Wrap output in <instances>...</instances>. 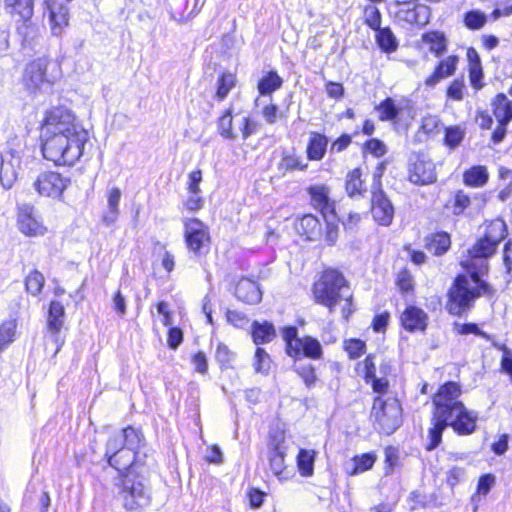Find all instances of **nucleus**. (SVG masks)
Returning a JSON list of instances; mask_svg holds the SVG:
<instances>
[{
	"label": "nucleus",
	"instance_id": "obj_22",
	"mask_svg": "<svg viewBox=\"0 0 512 512\" xmlns=\"http://www.w3.org/2000/svg\"><path fill=\"white\" fill-rule=\"evenodd\" d=\"M65 311L63 305L58 301H52L48 313V330L52 333V340L57 345L55 354L63 344L58 333L64 323Z\"/></svg>",
	"mask_w": 512,
	"mask_h": 512
},
{
	"label": "nucleus",
	"instance_id": "obj_35",
	"mask_svg": "<svg viewBox=\"0 0 512 512\" xmlns=\"http://www.w3.org/2000/svg\"><path fill=\"white\" fill-rule=\"evenodd\" d=\"M252 337L257 345L268 343L275 337L274 326L268 322H254L252 324Z\"/></svg>",
	"mask_w": 512,
	"mask_h": 512
},
{
	"label": "nucleus",
	"instance_id": "obj_63",
	"mask_svg": "<svg viewBox=\"0 0 512 512\" xmlns=\"http://www.w3.org/2000/svg\"><path fill=\"white\" fill-rule=\"evenodd\" d=\"M282 336L286 342V352L290 356V345L294 346V343L301 340L302 337L297 336V329L295 327H285L282 331Z\"/></svg>",
	"mask_w": 512,
	"mask_h": 512
},
{
	"label": "nucleus",
	"instance_id": "obj_13",
	"mask_svg": "<svg viewBox=\"0 0 512 512\" xmlns=\"http://www.w3.org/2000/svg\"><path fill=\"white\" fill-rule=\"evenodd\" d=\"M478 413L468 410L464 404L456 407L454 413L449 416L441 426V434L447 426H451L454 431L460 435H469L476 429Z\"/></svg>",
	"mask_w": 512,
	"mask_h": 512
},
{
	"label": "nucleus",
	"instance_id": "obj_10",
	"mask_svg": "<svg viewBox=\"0 0 512 512\" xmlns=\"http://www.w3.org/2000/svg\"><path fill=\"white\" fill-rule=\"evenodd\" d=\"M184 228L185 242L188 249L195 255L203 254L210 242L207 227L200 220L192 218L185 220Z\"/></svg>",
	"mask_w": 512,
	"mask_h": 512
},
{
	"label": "nucleus",
	"instance_id": "obj_39",
	"mask_svg": "<svg viewBox=\"0 0 512 512\" xmlns=\"http://www.w3.org/2000/svg\"><path fill=\"white\" fill-rule=\"evenodd\" d=\"M315 450L301 449L297 456V466L302 476H311L314 471Z\"/></svg>",
	"mask_w": 512,
	"mask_h": 512
},
{
	"label": "nucleus",
	"instance_id": "obj_28",
	"mask_svg": "<svg viewBox=\"0 0 512 512\" xmlns=\"http://www.w3.org/2000/svg\"><path fill=\"white\" fill-rule=\"evenodd\" d=\"M18 34L22 38L24 47L33 48L40 36L39 26L31 21V18H23V22L18 26Z\"/></svg>",
	"mask_w": 512,
	"mask_h": 512
},
{
	"label": "nucleus",
	"instance_id": "obj_60",
	"mask_svg": "<svg viewBox=\"0 0 512 512\" xmlns=\"http://www.w3.org/2000/svg\"><path fill=\"white\" fill-rule=\"evenodd\" d=\"M482 79H483L482 66L474 65V67H469L470 84L475 90H480L484 86Z\"/></svg>",
	"mask_w": 512,
	"mask_h": 512
},
{
	"label": "nucleus",
	"instance_id": "obj_11",
	"mask_svg": "<svg viewBox=\"0 0 512 512\" xmlns=\"http://www.w3.org/2000/svg\"><path fill=\"white\" fill-rule=\"evenodd\" d=\"M21 165L22 149L20 146L10 147L2 154L0 182L5 189H10L15 184Z\"/></svg>",
	"mask_w": 512,
	"mask_h": 512
},
{
	"label": "nucleus",
	"instance_id": "obj_18",
	"mask_svg": "<svg viewBox=\"0 0 512 512\" xmlns=\"http://www.w3.org/2000/svg\"><path fill=\"white\" fill-rule=\"evenodd\" d=\"M401 325L409 332H424L427 328L428 314L417 306H408L400 316Z\"/></svg>",
	"mask_w": 512,
	"mask_h": 512
},
{
	"label": "nucleus",
	"instance_id": "obj_5",
	"mask_svg": "<svg viewBox=\"0 0 512 512\" xmlns=\"http://www.w3.org/2000/svg\"><path fill=\"white\" fill-rule=\"evenodd\" d=\"M401 413L402 409L396 398L378 396L373 401L371 420L378 431L389 435L400 426Z\"/></svg>",
	"mask_w": 512,
	"mask_h": 512
},
{
	"label": "nucleus",
	"instance_id": "obj_19",
	"mask_svg": "<svg viewBox=\"0 0 512 512\" xmlns=\"http://www.w3.org/2000/svg\"><path fill=\"white\" fill-rule=\"evenodd\" d=\"M283 441V434H280L279 437H274L272 439L273 448L269 452L270 469L273 474L280 480H284L289 477L284 463L285 448L282 445Z\"/></svg>",
	"mask_w": 512,
	"mask_h": 512
},
{
	"label": "nucleus",
	"instance_id": "obj_14",
	"mask_svg": "<svg viewBox=\"0 0 512 512\" xmlns=\"http://www.w3.org/2000/svg\"><path fill=\"white\" fill-rule=\"evenodd\" d=\"M379 120L391 121L396 126H401L403 122L408 125L412 119L411 110L402 102H397L392 98H386L376 106Z\"/></svg>",
	"mask_w": 512,
	"mask_h": 512
},
{
	"label": "nucleus",
	"instance_id": "obj_36",
	"mask_svg": "<svg viewBox=\"0 0 512 512\" xmlns=\"http://www.w3.org/2000/svg\"><path fill=\"white\" fill-rule=\"evenodd\" d=\"M283 80L275 71H270L258 82L257 89L260 95H271L282 86Z\"/></svg>",
	"mask_w": 512,
	"mask_h": 512
},
{
	"label": "nucleus",
	"instance_id": "obj_62",
	"mask_svg": "<svg viewBox=\"0 0 512 512\" xmlns=\"http://www.w3.org/2000/svg\"><path fill=\"white\" fill-rule=\"evenodd\" d=\"M202 181V172L200 170L192 171L189 174L188 191L196 195L201 193L200 183Z\"/></svg>",
	"mask_w": 512,
	"mask_h": 512
},
{
	"label": "nucleus",
	"instance_id": "obj_34",
	"mask_svg": "<svg viewBox=\"0 0 512 512\" xmlns=\"http://www.w3.org/2000/svg\"><path fill=\"white\" fill-rule=\"evenodd\" d=\"M17 337V321L8 319L0 324V353L6 350Z\"/></svg>",
	"mask_w": 512,
	"mask_h": 512
},
{
	"label": "nucleus",
	"instance_id": "obj_44",
	"mask_svg": "<svg viewBox=\"0 0 512 512\" xmlns=\"http://www.w3.org/2000/svg\"><path fill=\"white\" fill-rule=\"evenodd\" d=\"M363 188V181L361 179V172L359 169H354L347 175L346 191L349 196L360 195Z\"/></svg>",
	"mask_w": 512,
	"mask_h": 512
},
{
	"label": "nucleus",
	"instance_id": "obj_3",
	"mask_svg": "<svg viewBox=\"0 0 512 512\" xmlns=\"http://www.w3.org/2000/svg\"><path fill=\"white\" fill-rule=\"evenodd\" d=\"M315 301L333 312L340 305L344 318L352 313V294L344 276L337 270L327 269L314 283Z\"/></svg>",
	"mask_w": 512,
	"mask_h": 512
},
{
	"label": "nucleus",
	"instance_id": "obj_43",
	"mask_svg": "<svg viewBox=\"0 0 512 512\" xmlns=\"http://www.w3.org/2000/svg\"><path fill=\"white\" fill-rule=\"evenodd\" d=\"M376 35V41L379 47L385 52H393L397 49V40L389 28H379Z\"/></svg>",
	"mask_w": 512,
	"mask_h": 512
},
{
	"label": "nucleus",
	"instance_id": "obj_49",
	"mask_svg": "<svg viewBox=\"0 0 512 512\" xmlns=\"http://www.w3.org/2000/svg\"><path fill=\"white\" fill-rule=\"evenodd\" d=\"M294 370L303 379L307 387L312 386L317 380L315 369L312 364H296L294 366Z\"/></svg>",
	"mask_w": 512,
	"mask_h": 512
},
{
	"label": "nucleus",
	"instance_id": "obj_52",
	"mask_svg": "<svg viewBox=\"0 0 512 512\" xmlns=\"http://www.w3.org/2000/svg\"><path fill=\"white\" fill-rule=\"evenodd\" d=\"M365 23L373 30L380 28L381 13L375 6L369 5L364 9Z\"/></svg>",
	"mask_w": 512,
	"mask_h": 512
},
{
	"label": "nucleus",
	"instance_id": "obj_56",
	"mask_svg": "<svg viewBox=\"0 0 512 512\" xmlns=\"http://www.w3.org/2000/svg\"><path fill=\"white\" fill-rule=\"evenodd\" d=\"M470 197L463 191H458L454 197L452 212L454 215H460L470 205Z\"/></svg>",
	"mask_w": 512,
	"mask_h": 512
},
{
	"label": "nucleus",
	"instance_id": "obj_26",
	"mask_svg": "<svg viewBox=\"0 0 512 512\" xmlns=\"http://www.w3.org/2000/svg\"><path fill=\"white\" fill-rule=\"evenodd\" d=\"M139 446H127L126 448L120 449L118 453L110 456L108 463L111 467L115 468L119 473H123L128 470L135 460V450Z\"/></svg>",
	"mask_w": 512,
	"mask_h": 512
},
{
	"label": "nucleus",
	"instance_id": "obj_24",
	"mask_svg": "<svg viewBox=\"0 0 512 512\" xmlns=\"http://www.w3.org/2000/svg\"><path fill=\"white\" fill-rule=\"evenodd\" d=\"M459 58L451 55L443 59L435 68L432 75L426 78L425 85L427 87H434L440 80L452 76L457 68Z\"/></svg>",
	"mask_w": 512,
	"mask_h": 512
},
{
	"label": "nucleus",
	"instance_id": "obj_21",
	"mask_svg": "<svg viewBox=\"0 0 512 512\" xmlns=\"http://www.w3.org/2000/svg\"><path fill=\"white\" fill-rule=\"evenodd\" d=\"M309 194L311 196V201L313 206L320 210L323 217H332L335 218L334 215V203L330 200L329 197V188L325 185H314L309 188Z\"/></svg>",
	"mask_w": 512,
	"mask_h": 512
},
{
	"label": "nucleus",
	"instance_id": "obj_51",
	"mask_svg": "<svg viewBox=\"0 0 512 512\" xmlns=\"http://www.w3.org/2000/svg\"><path fill=\"white\" fill-rule=\"evenodd\" d=\"M280 168L287 170H305L307 168V164L303 163L302 158L295 154H289L283 156L280 162Z\"/></svg>",
	"mask_w": 512,
	"mask_h": 512
},
{
	"label": "nucleus",
	"instance_id": "obj_6",
	"mask_svg": "<svg viewBox=\"0 0 512 512\" xmlns=\"http://www.w3.org/2000/svg\"><path fill=\"white\" fill-rule=\"evenodd\" d=\"M217 129L225 139L236 140L240 134L246 140L257 131V123L245 114L232 115L229 108L219 117Z\"/></svg>",
	"mask_w": 512,
	"mask_h": 512
},
{
	"label": "nucleus",
	"instance_id": "obj_25",
	"mask_svg": "<svg viewBox=\"0 0 512 512\" xmlns=\"http://www.w3.org/2000/svg\"><path fill=\"white\" fill-rule=\"evenodd\" d=\"M235 294L238 299L248 304H256L262 298L261 291L256 282L249 279H242L238 282Z\"/></svg>",
	"mask_w": 512,
	"mask_h": 512
},
{
	"label": "nucleus",
	"instance_id": "obj_16",
	"mask_svg": "<svg viewBox=\"0 0 512 512\" xmlns=\"http://www.w3.org/2000/svg\"><path fill=\"white\" fill-rule=\"evenodd\" d=\"M18 226L20 231L27 236H42L47 228L38 218L31 206H23L18 214Z\"/></svg>",
	"mask_w": 512,
	"mask_h": 512
},
{
	"label": "nucleus",
	"instance_id": "obj_41",
	"mask_svg": "<svg viewBox=\"0 0 512 512\" xmlns=\"http://www.w3.org/2000/svg\"><path fill=\"white\" fill-rule=\"evenodd\" d=\"M450 244L449 235L445 232H440L432 235L427 243V248L433 254L441 255L449 249Z\"/></svg>",
	"mask_w": 512,
	"mask_h": 512
},
{
	"label": "nucleus",
	"instance_id": "obj_55",
	"mask_svg": "<svg viewBox=\"0 0 512 512\" xmlns=\"http://www.w3.org/2000/svg\"><path fill=\"white\" fill-rule=\"evenodd\" d=\"M465 84L463 80L456 79L454 80L447 89V97L455 100L461 101L464 98Z\"/></svg>",
	"mask_w": 512,
	"mask_h": 512
},
{
	"label": "nucleus",
	"instance_id": "obj_17",
	"mask_svg": "<svg viewBox=\"0 0 512 512\" xmlns=\"http://www.w3.org/2000/svg\"><path fill=\"white\" fill-rule=\"evenodd\" d=\"M371 202L372 215L375 221L383 226L390 225L394 217V207L383 191H374Z\"/></svg>",
	"mask_w": 512,
	"mask_h": 512
},
{
	"label": "nucleus",
	"instance_id": "obj_48",
	"mask_svg": "<svg viewBox=\"0 0 512 512\" xmlns=\"http://www.w3.org/2000/svg\"><path fill=\"white\" fill-rule=\"evenodd\" d=\"M271 367V359L263 348H257L255 352L254 369L257 373L267 374Z\"/></svg>",
	"mask_w": 512,
	"mask_h": 512
},
{
	"label": "nucleus",
	"instance_id": "obj_46",
	"mask_svg": "<svg viewBox=\"0 0 512 512\" xmlns=\"http://www.w3.org/2000/svg\"><path fill=\"white\" fill-rule=\"evenodd\" d=\"M487 22L485 13L479 10H472L465 14L464 23L471 30L481 29Z\"/></svg>",
	"mask_w": 512,
	"mask_h": 512
},
{
	"label": "nucleus",
	"instance_id": "obj_23",
	"mask_svg": "<svg viewBox=\"0 0 512 512\" xmlns=\"http://www.w3.org/2000/svg\"><path fill=\"white\" fill-rule=\"evenodd\" d=\"M121 196L122 192L118 187H112L106 192L107 204L101 218L106 226H111L117 221Z\"/></svg>",
	"mask_w": 512,
	"mask_h": 512
},
{
	"label": "nucleus",
	"instance_id": "obj_31",
	"mask_svg": "<svg viewBox=\"0 0 512 512\" xmlns=\"http://www.w3.org/2000/svg\"><path fill=\"white\" fill-rule=\"evenodd\" d=\"M328 145V139L326 136L319 133H312L308 146L307 156L309 160L319 161L325 153Z\"/></svg>",
	"mask_w": 512,
	"mask_h": 512
},
{
	"label": "nucleus",
	"instance_id": "obj_9",
	"mask_svg": "<svg viewBox=\"0 0 512 512\" xmlns=\"http://www.w3.org/2000/svg\"><path fill=\"white\" fill-rule=\"evenodd\" d=\"M123 506L130 511L137 510L148 505L149 496L144 486L130 477V474L123 475L122 488L119 493Z\"/></svg>",
	"mask_w": 512,
	"mask_h": 512
},
{
	"label": "nucleus",
	"instance_id": "obj_1",
	"mask_svg": "<svg viewBox=\"0 0 512 512\" xmlns=\"http://www.w3.org/2000/svg\"><path fill=\"white\" fill-rule=\"evenodd\" d=\"M42 153L55 165H73L83 155L89 133L65 107L47 112L42 129Z\"/></svg>",
	"mask_w": 512,
	"mask_h": 512
},
{
	"label": "nucleus",
	"instance_id": "obj_40",
	"mask_svg": "<svg viewBox=\"0 0 512 512\" xmlns=\"http://www.w3.org/2000/svg\"><path fill=\"white\" fill-rule=\"evenodd\" d=\"M427 13V7L416 6L411 9L401 10L399 16L410 24L424 25L427 23Z\"/></svg>",
	"mask_w": 512,
	"mask_h": 512
},
{
	"label": "nucleus",
	"instance_id": "obj_2",
	"mask_svg": "<svg viewBox=\"0 0 512 512\" xmlns=\"http://www.w3.org/2000/svg\"><path fill=\"white\" fill-rule=\"evenodd\" d=\"M496 245L484 236L468 251L469 259L461 262L468 275H460L449 291L448 311L460 315L470 309L476 298L491 295L492 288L480 279V275L488 271L487 258L496 251Z\"/></svg>",
	"mask_w": 512,
	"mask_h": 512
},
{
	"label": "nucleus",
	"instance_id": "obj_45",
	"mask_svg": "<svg viewBox=\"0 0 512 512\" xmlns=\"http://www.w3.org/2000/svg\"><path fill=\"white\" fill-rule=\"evenodd\" d=\"M45 284V278L37 270L32 271L25 280V286L28 293L32 296H37L42 291Z\"/></svg>",
	"mask_w": 512,
	"mask_h": 512
},
{
	"label": "nucleus",
	"instance_id": "obj_42",
	"mask_svg": "<svg viewBox=\"0 0 512 512\" xmlns=\"http://www.w3.org/2000/svg\"><path fill=\"white\" fill-rule=\"evenodd\" d=\"M5 6L10 13H17L22 18H31L33 14V0H5Z\"/></svg>",
	"mask_w": 512,
	"mask_h": 512
},
{
	"label": "nucleus",
	"instance_id": "obj_32",
	"mask_svg": "<svg viewBox=\"0 0 512 512\" xmlns=\"http://www.w3.org/2000/svg\"><path fill=\"white\" fill-rule=\"evenodd\" d=\"M237 77L235 74L231 72L222 73L216 82V92L214 95V100L217 102L223 101L230 91L236 86Z\"/></svg>",
	"mask_w": 512,
	"mask_h": 512
},
{
	"label": "nucleus",
	"instance_id": "obj_33",
	"mask_svg": "<svg viewBox=\"0 0 512 512\" xmlns=\"http://www.w3.org/2000/svg\"><path fill=\"white\" fill-rule=\"evenodd\" d=\"M422 41L436 56H441L447 49V40L441 32H427L423 34Z\"/></svg>",
	"mask_w": 512,
	"mask_h": 512
},
{
	"label": "nucleus",
	"instance_id": "obj_57",
	"mask_svg": "<svg viewBox=\"0 0 512 512\" xmlns=\"http://www.w3.org/2000/svg\"><path fill=\"white\" fill-rule=\"evenodd\" d=\"M345 350L350 358L360 357L365 350V343L359 339H350L345 342Z\"/></svg>",
	"mask_w": 512,
	"mask_h": 512
},
{
	"label": "nucleus",
	"instance_id": "obj_50",
	"mask_svg": "<svg viewBox=\"0 0 512 512\" xmlns=\"http://www.w3.org/2000/svg\"><path fill=\"white\" fill-rule=\"evenodd\" d=\"M440 126L441 120L438 116L427 115L422 118L420 129L427 136H434L439 132Z\"/></svg>",
	"mask_w": 512,
	"mask_h": 512
},
{
	"label": "nucleus",
	"instance_id": "obj_47",
	"mask_svg": "<svg viewBox=\"0 0 512 512\" xmlns=\"http://www.w3.org/2000/svg\"><path fill=\"white\" fill-rule=\"evenodd\" d=\"M465 131L460 126H451L445 129V144L450 148H456L464 138Z\"/></svg>",
	"mask_w": 512,
	"mask_h": 512
},
{
	"label": "nucleus",
	"instance_id": "obj_8",
	"mask_svg": "<svg viewBox=\"0 0 512 512\" xmlns=\"http://www.w3.org/2000/svg\"><path fill=\"white\" fill-rule=\"evenodd\" d=\"M70 184V178L55 171H45L37 176L33 187L42 197L60 199Z\"/></svg>",
	"mask_w": 512,
	"mask_h": 512
},
{
	"label": "nucleus",
	"instance_id": "obj_4",
	"mask_svg": "<svg viewBox=\"0 0 512 512\" xmlns=\"http://www.w3.org/2000/svg\"><path fill=\"white\" fill-rule=\"evenodd\" d=\"M460 395V386L455 382L445 383L434 395L432 427L428 431L427 450H433L441 443V426L454 413L456 407L463 405L459 400Z\"/></svg>",
	"mask_w": 512,
	"mask_h": 512
},
{
	"label": "nucleus",
	"instance_id": "obj_27",
	"mask_svg": "<svg viewBox=\"0 0 512 512\" xmlns=\"http://www.w3.org/2000/svg\"><path fill=\"white\" fill-rule=\"evenodd\" d=\"M492 107L499 124H508L512 120V100L505 94H498L492 101Z\"/></svg>",
	"mask_w": 512,
	"mask_h": 512
},
{
	"label": "nucleus",
	"instance_id": "obj_53",
	"mask_svg": "<svg viewBox=\"0 0 512 512\" xmlns=\"http://www.w3.org/2000/svg\"><path fill=\"white\" fill-rule=\"evenodd\" d=\"M495 482L496 480L494 475H482L478 480L476 494L473 495L472 499L475 500L477 495L486 496L490 492L491 488L495 485Z\"/></svg>",
	"mask_w": 512,
	"mask_h": 512
},
{
	"label": "nucleus",
	"instance_id": "obj_59",
	"mask_svg": "<svg viewBox=\"0 0 512 512\" xmlns=\"http://www.w3.org/2000/svg\"><path fill=\"white\" fill-rule=\"evenodd\" d=\"M455 328L456 331L462 335L475 334L487 340L490 339V336L487 335L485 332L481 331L479 327L474 323L456 324Z\"/></svg>",
	"mask_w": 512,
	"mask_h": 512
},
{
	"label": "nucleus",
	"instance_id": "obj_38",
	"mask_svg": "<svg viewBox=\"0 0 512 512\" xmlns=\"http://www.w3.org/2000/svg\"><path fill=\"white\" fill-rule=\"evenodd\" d=\"M489 175L486 167L474 166L463 175V181L466 185L471 187H480L486 184Z\"/></svg>",
	"mask_w": 512,
	"mask_h": 512
},
{
	"label": "nucleus",
	"instance_id": "obj_37",
	"mask_svg": "<svg viewBox=\"0 0 512 512\" xmlns=\"http://www.w3.org/2000/svg\"><path fill=\"white\" fill-rule=\"evenodd\" d=\"M507 226L501 219H495L486 226L484 237L496 246L506 237Z\"/></svg>",
	"mask_w": 512,
	"mask_h": 512
},
{
	"label": "nucleus",
	"instance_id": "obj_20",
	"mask_svg": "<svg viewBox=\"0 0 512 512\" xmlns=\"http://www.w3.org/2000/svg\"><path fill=\"white\" fill-rule=\"evenodd\" d=\"M322 356V347L319 341L310 336H304L293 345H290V357L301 359L308 357L319 359Z\"/></svg>",
	"mask_w": 512,
	"mask_h": 512
},
{
	"label": "nucleus",
	"instance_id": "obj_29",
	"mask_svg": "<svg viewBox=\"0 0 512 512\" xmlns=\"http://www.w3.org/2000/svg\"><path fill=\"white\" fill-rule=\"evenodd\" d=\"M296 231L307 240H314L320 232V223L315 216L307 214L296 223Z\"/></svg>",
	"mask_w": 512,
	"mask_h": 512
},
{
	"label": "nucleus",
	"instance_id": "obj_12",
	"mask_svg": "<svg viewBox=\"0 0 512 512\" xmlns=\"http://www.w3.org/2000/svg\"><path fill=\"white\" fill-rule=\"evenodd\" d=\"M408 177L418 185L434 183L437 179L434 163L423 154H413L409 160Z\"/></svg>",
	"mask_w": 512,
	"mask_h": 512
},
{
	"label": "nucleus",
	"instance_id": "obj_54",
	"mask_svg": "<svg viewBox=\"0 0 512 512\" xmlns=\"http://www.w3.org/2000/svg\"><path fill=\"white\" fill-rule=\"evenodd\" d=\"M215 357L222 366L230 367L234 361L235 354L225 344L219 343Z\"/></svg>",
	"mask_w": 512,
	"mask_h": 512
},
{
	"label": "nucleus",
	"instance_id": "obj_15",
	"mask_svg": "<svg viewBox=\"0 0 512 512\" xmlns=\"http://www.w3.org/2000/svg\"><path fill=\"white\" fill-rule=\"evenodd\" d=\"M141 442V433L132 428L127 427L118 431L110 436L106 444L105 456L110 459V456L115 455L122 448L127 446H139Z\"/></svg>",
	"mask_w": 512,
	"mask_h": 512
},
{
	"label": "nucleus",
	"instance_id": "obj_30",
	"mask_svg": "<svg viewBox=\"0 0 512 512\" xmlns=\"http://www.w3.org/2000/svg\"><path fill=\"white\" fill-rule=\"evenodd\" d=\"M376 461V455L373 453H365L355 456L350 463L346 464L347 474L354 476L371 469Z\"/></svg>",
	"mask_w": 512,
	"mask_h": 512
},
{
	"label": "nucleus",
	"instance_id": "obj_7",
	"mask_svg": "<svg viewBox=\"0 0 512 512\" xmlns=\"http://www.w3.org/2000/svg\"><path fill=\"white\" fill-rule=\"evenodd\" d=\"M48 65L49 61L46 58H38L25 67L23 83L29 91L47 90L60 78L59 72L46 73Z\"/></svg>",
	"mask_w": 512,
	"mask_h": 512
},
{
	"label": "nucleus",
	"instance_id": "obj_64",
	"mask_svg": "<svg viewBox=\"0 0 512 512\" xmlns=\"http://www.w3.org/2000/svg\"><path fill=\"white\" fill-rule=\"evenodd\" d=\"M227 321L237 328H244L248 324L246 316L235 310H229L227 312Z\"/></svg>",
	"mask_w": 512,
	"mask_h": 512
},
{
	"label": "nucleus",
	"instance_id": "obj_61",
	"mask_svg": "<svg viewBox=\"0 0 512 512\" xmlns=\"http://www.w3.org/2000/svg\"><path fill=\"white\" fill-rule=\"evenodd\" d=\"M397 285L402 292H409L413 289V278L411 274L404 270L397 275Z\"/></svg>",
	"mask_w": 512,
	"mask_h": 512
},
{
	"label": "nucleus",
	"instance_id": "obj_58",
	"mask_svg": "<svg viewBox=\"0 0 512 512\" xmlns=\"http://www.w3.org/2000/svg\"><path fill=\"white\" fill-rule=\"evenodd\" d=\"M365 150L375 157H382L386 154L387 147L381 140L373 138L365 143Z\"/></svg>",
	"mask_w": 512,
	"mask_h": 512
}]
</instances>
